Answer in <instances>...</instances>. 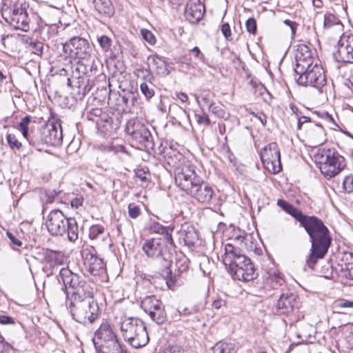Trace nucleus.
Here are the masks:
<instances>
[{
  "label": "nucleus",
  "mask_w": 353,
  "mask_h": 353,
  "mask_svg": "<svg viewBox=\"0 0 353 353\" xmlns=\"http://www.w3.org/2000/svg\"><path fill=\"white\" fill-rule=\"evenodd\" d=\"M46 225L48 232L53 236L67 235L71 242L78 239L79 230L76 220L66 217L59 210H53L49 213Z\"/></svg>",
  "instance_id": "f257e3e1"
},
{
  "label": "nucleus",
  "mask_w": 353,
  "mask_h": 353,
  "mask_svg": "<svg viewBox=\"0 0 353 353\" xmlns=\"http://www.w3.org/2000/svg\"><path fill=\"white\" fill-rule=\"evenodd\" d=\"M314 157L317 167L327 179L339 174L346 166L345 158L334 149H323Z\"/></svg>",
  "instance_id": "f03ea898"
},
{
  "label": "nucleus",
  "mask_w": 353,
  "mask_h": 353,
  "mask_svg": "<svg viewBox=\"0 0 353 353\" xmlns=\"http://www.w3.org/2000/svg\"><path fill=\"white\" fill-rule=\"evenodd\" d=\"M142 250L148 257L160 261L161 274L163 276L168 277L171 275V256L164 239H148L143 243Z\"/></svg>",
  "instance_id": "7ed1b4c3"
},
{
  "label": "nucleus",
  "mask_w": 353,
  "mask_h": 353,
  "mask_svg": "<svg viewBox=\"0 0 353 353\" xmlns=\"http://www.w3.org/2000/svg\"><path fill=\"white\" fill-rule=\"evenodd\" d=\"M121 332L125 340L135 348L143 347L149 341L144 323L138 318L129 317L123 319L121 323Z\"/></svg>",
  "instance_id": "20e7f679"
},
{
  "label": "nucleus",
  "mask_w": 353,
  "mask_h": 353,
  "mask_svg": "<svg viewBox=\"0 0 353 353\" xmlns=\"http://www.w3.org/2000/svg\"><path fill=\"white\" fill-rule=\"evenodd\" d=\"M300 224L310 236L312 245H319L323 250L330 245L332 238L330 232L321 219L314 216L305 215Z\"/></svg>",
  "instance_id": "39448f33"
},
{
  "label": "nucleus",
  "mask_w": 353,
  "mask_h": 353,
  "mask_svg": "<svg viewBox=\"0 0 353 353\" xmlns=\"http://www.w3.org/2000/svg\"><path fill=\"white\" fill-rule=\"evenodd\" d=\"M179 163L174 165V180L177 187L187 193L201 179L196 172L195 166L181 154Z\"/></svg>",
  "instance_id": "423d86ee"
},
{
  "label": "nucleus",
  "mask_w": 353,
  "mask_h": 353,
  "mask_svg": "<svg viewBox=\"0 0 353 353\" xmlns=\"http://www.w3.org/2000/svg\"><path fill=\"white\" fill-rule=\"evenodd\" d=\"M69 309L73 319L82 324L92 323L99 316V308L93 299H72Z\"/></svg>",
  "instance_id": "0eeeda50"
},
{
  "label": "nucleus",
  "mask_w": 353,
  "mask_h": 353,
  "mask_svg": "<svg viewBox=\"0 0 353 353\" xmlns=\"http://www.w3.org/2000/svg\"><path fill=\"white\" fill-rule=\"evenodd\" d=\"M27 8L26 3L19 1L10 7L3 6L1 11L2 17L14 28L28 32L30 26Z\"/></svg>",
  "instance_id": "6e6552de"
},
{
  "label": "nucleus",
  "mask_w": 353,
  "mask_h": 353,
  "mask_svg": "<svg viewBox=\"0 0 353 353\" xmlns=\"http://www.w3.org/2000/svg\"><path fill=\"white\" fill-rule=\"evenodd\" d=\"M244 237L238 236L233 240L234 243H227L225 245V252L222 256L223 263L228 270H233L240 267H246L247 263H252L251 260L242 253L241 250L236 246L239 242H243Z\"/></svg>",
  "instance_id": "1a4fd4ad"
},
{
  "label": "nucleus",
  "mask_w": 353,
  "mask_h": 353,
  "mask_svg": "<svg viewBox=\"0 0 353 353\" xmlns=\"http://www.w3.org/2000/svg\"><path fill=\"white\" fill-rule=\"evenodd\" d=\"M186 194L205 205L215 206L219 200V196L213 187L202 178Z\"/></svg>",
  "instance_id": "9d476101"
},
{
  "label": "nucleus",
  "mask_w": 353,
  "mask_h": 353,
  "mask_svg": "<svg viewBox=\"0 0 353 353\" xmlns=\"http://www.w3.org/2000/svg\"><path fill=\"white\" fill-rule=\"evenodd\" d=\"M305 70L303 73H296L299 75L296 79L299 84L311 85L318 89L325 85L326 79L323 68L317 61Z\"/></svg>",
  "instance_id": "9b49d317"
},
{
  "label": "nucleus",
  "mask_w": 353,
  "mask_h": 353,
  "mask_svg": "<svg viewBox=\"0 0 353 353\" xmlns=\"http://www.w3.org/2000/svg\"><path fill=\"white\" fill-rule=\"evenodd\" d=\"M125 131L141 147L150 148L152 145V137L150 130L137 119L132 118L127 122Z\"/></svg>",
  "instance_id": "f8f14e48"
},
{
  "label": "nucleus",
  "mask_w": 353,
  "mask_h": 353,
  "mask_svg": "<svg viewBox=\"0 0 353 353\" xmlns=\"http://www.w3.org/2000/svg\"><path fill=\"white\" fill-rule=\"evenodd\" d=\"M91 47L88 41L81 37H74L63 44V51L70 59H87Z\"/></svg>",
  "instance_id": "ddd939ff"
},
{
  "label": "nucleus",
  "mask_w": 353,
  "mask_h": 353,
  "mask_svg": "<svg viewBox=\"0 0 353 353\" xmlns=\"http://www.w3.org/2000/svg\"><path fill=\"white\" fill-rule=\"evenodd\" d=\"M141 307L150 319L157 324H162L166 320V313L162 302L155 296H147L141 303Z\"/></svg>",
  "instance_id": "4468645a"
},
{
  "label": "nucleus",
  "mask_w": 353,
  "mask_h": 353,
  "mask_svg": "<svg viewBox=\"0 0 353 353\" xmlns=\"http://www.w3.org/2000/svg\"><path fill=\"white\" fill-rule=\"evenodd\" d=\"M265 168L272 173H278L281 169V155L278 145L272 142L265 145L260 153Z\"/></svg>",
  "instance_id": "2eb2a0df"
},
{
  "label": "nucleus",
  "mask_w": 353,
  "mask_h": 353,
  "mask_svg": "<svg viewBox=\"0 0 353 353\" xmlns=\"http://www.w3.org/2000/svg\"><path fill=\"white\" fill-rule=\"evenodd\" d=\"M32 120V118L30 115L24 117L19 123V130L21 132L23 137L28 141L30 145L37 147L41 144H45L43 125L37 130L31 129L29 131V125Z\"/></svg>",
  "instance_id": "dca6fc26"
},
{
  "label": "nucleus",
  "mask_w": 353,
  "mask_h": 353,
  "mask_svg": "<svg viewBox=\"0 0 353 353\" xmlns=\"http://www.w3.org/2000/svg\"><path fill=\"white\" fill-rule=\"evenodd\" d=\"M339 62L353 63V34H344L338 42V49L333 53Z\"/></svg>",
  "instance_id": "f3484780"
},
{
  "label": "nucleus",
  "mask_w": 353,
  "mask_h": 353,
  "mask_svg": "<svg viewBox=\"0 0 353 353\" xmlns=\"http://www.w3.org/2000/svg\"><path fill=\"white\" fill-rule=\"evenodd\" d=\"M296 73H303L305 68L314 64V58L309 47L305 44H299L295 52Z\"/></svg>",
  "instance_id": "a211bd4d"
},
{
  "label": "nucleus",
  "mask_w": 353,
  "mask_h": 353,
  "mask_svg": "<svg viewBox=\"0 0 353 353\" xmlns=\"http://www.w3.org/2000/svg\"><path fill=\"white\" fill-rule=\"evenodd\" d=\"M85 270L94 276H101L105 274V266L102 259L97 257L89 250L82 252Z\"/></svg>",
  "instance_id": "6ab92c4d"
},
{
  "label": "nucleus",
  "mask_w": 353,
  "mask_h": 353,
  "mask_svg": "<svg viewBox=\"0 0 353 353\" xmlns=\"http://www.w3.org/2000/svg\"><path fill=\"white\" fill-rule=\"evenodd\" d=\"M296 296L289 290L282 291L276 304L279 314H288L296 307Z\"/></svg>",
  "instance_id": "aec40b11"
},
{
  "label": "nucleus",
  "mask_w": 353,
  "mask_h": 353,
  "mask_svg": "<svg viewBox=\"0 0 353 353\" xmlns=\"http://www.w3.org/2000/svg\"><path fill=\"white\" fill-rule=\"evenodd\" d=\"M44 143L49 145H57L62 141V129L59 123H48L43 125Z\"/></svg>",
  "instance_id": "412c9836"
},
{
  "label": "nucleus",
  "mask_w": 353,
  "mask_h": 353,
  "mask_svg": "<svg viewBox=\"0 0 353 353\" xmlns=\"http://www.w3.org/2000/svg\"><path fill=\"white\" fill-rule=\"evenodd\" d=\"M57 279L59 283H63V288L62 289L63 290H66L67 288H70L72 291H76L84 281V279L81 276L72 272L69 269L65 268L61 269Z\"/></svg>",
  "instance_id": "4be33fe9"
},
{
  "label": "nucleus",
  "mask_w": 353,
  "mask_h": 353,
  "mask_svg": "<svg viewBox=\"0 0 353 353\" xmlns=\"http://www.w3.org/2000/svg\"><path fill=\"white\" fill-rule=\"evenodd\" d=\"M341 276L353 280V253L343 252L338 263Z\"/></svg>",
  "instance_id": "5701e85b"
},
{
  "label": "nucleus",
  "mask_w": 353,
  "mask_h": 353,
  "mask_svg": "<svg viewBox=\"0 0 353 353\" xmlns=\"http://www.w3.org/2000/svg\"><path fill=\"white\" fill-rule=\"evenodd\" d=\"M205 12L204 5L199 0L190 2L185 9V15L191 23H197L202 19Z\"/></svg>",
  "instance_id": "b1692460"
},
{
  "label": "nucleus",
  "mask_w": 353,
  "mask_h": 353,
  "mask_svg": "<svg viewBox=\"0 0 353 353\" xmlns=\"http://www.w3.org/2000/svg\"><path fill=\"white\" fill-rule=\"evenodd\" d=\"M43 261L50 268H53L57 265L63 264L65 256L60 251L46 249L43 251Z\"/></svg>",
  "instance_id": "393cba45"
},
{
  "label": "nucleus",
  "mask_w": 353,
  "mask_h": 353,
  "mask_svg": "<svg viewBox=\"0 0 353 353\" xmlns=\"http://www.w3.org/2000/svg\"><path fill=\"white\" fill-rule=\"evenodd\" d=\"M247 265L230 270V272L235 279L243 281H251L255 277L254 268L252 263H247Z\"/></svg>",
  "instance_id": "a878e982"
},
{
  "label": "nucleus",
  "mask_w": 353,
  "mask_h": 353,
  "mask_svg": "<svg viewBox=\"0 0 353 353\" xmlns=\"http://www.w3.org/2000/svg\"><path fill=\"white\" fill-rule=\"evenodd\" d=\"M94 8L103 17L110 18L114 14V7L111 0H94Z\"/></svg>",
  "instance_id": "bb28decb"
},
{
  "label": "nucleus",
  "mask_w": 353,
  "mask_h": 353,
  "mask_svg": "<svg viewBox=\"0 0 353 353\" xmlns=\"http://www.w3.org/2000/svg\"><path fill=\"white\" fill-rule=\"evenodd\" d=\"M148 62L149 67L154 70L157 74L160 75H165L168 74L167 63L160 57L152 54L148 57Z\"/></svg>",
  "instance_id": "cd10ccee"
},
{
  "label": "nucleus",
  "mask_w": 353,
  "mask_h": 353,
  "mask_svg": "<svg viewBox=\"0 0 353 353\" xmlns=\"http://www.w3.org/2000/svg\"><path fill=\"white\" fill-rule=\"evenodd\" d=\"M330 246H327L323 250L319 245H312L311 253L306 259V265L311 269H314L318 259H322L327 252Z\"/></svg>",
  "instance_id": "c85d7f7f"
},
{
  "label": "nucleus",
  "mask_w": 353,
  "mask_h": 353,
  "mask_svg": "<svg viewBox=\"0 0 353 353\" xmlns=\"http://www.w3.org/2000/svg\"><path fill=\"white\" fill-rule=\"evenodd\" d=\"M267 283L274 289L285 285V281L283 274L276 270H271L268 272Z\"/></svg>",
  "instance_id": "c756f323"
},
{
  "label": "nucleus",
  "mask_w": 353,
  "mask_h": 353,
  "mask_svg": "<svg viewBox=\"0 0 353 353\" xmlns=\"http://www.w3.org/2000/svg\"><path fill=\"white\" fill-rule=\"evenodd\" d=\"M72 299H93V290L85 281L76 291H72Z\"/></svg>",
  "instance_id": "7c9ffc66"
},
{
  "label": "nucleus",
  "mask_w": 353,
  "mask_h": 353,
  "mask_svg": "<svg viewBox=\"0 0 353 353\" xmlns=\"http://www.w3.org/2000/svg\"><path fill=\"white\" fill-rule=\"evenodd\" d=\"M213 353H236V345L232 342L219 341L212 347Z\"/></svg>",
  "instance_id": "2f4dec72"
},
{
  "label": "nucleus",
  "mask_w": 353,
  "mask_h": 353,
  "mask_svg": "<svg viewBox=\"0 0 353 353\" xmlns=\"http://www.w3.org/2000/svg\"><path fill=\"white\" fill-rule=\"evenodd\" d=\"M208 106L209 111L214 116L225 119L228 118V114L224 110L222 104H217L214 102H211L208 103Z\"/></svg>",
  "instance_id": "473e14b6"
},
{
  "label": "nucleus",
  "mask_w": 353,
  "mask_h": 353,
  "mask_svg": "<svg viewBox=\"0 0 353 353\" xmlns=\"http://www.w3.org/2000/svg\"><path fill=\"white\" fill-rule=\"evenodd\" d=\"M148 230L150 233L166 234L168 235V229L161 224L156 221H152L149 225Z\"/></svg>",
  "instance_id": "72a5a7b5"
},
{
  "label": "nucleus",
  "mask_w": 353,
  "mask_h": 353,
  "mask_svg": "<svg viewBox=\"0 0 353 353\" xmlns=\"http://www.w3.org/2000/svg\"><path fill=\"white\" fill-rule=\"evenodd\" d=\"M340 24V20L335 15L327 13L324 16L323 26L325 28H330L334 25Z\"/></svg>",
  "instance_id": "f704fd0d"
},
{
  "label": "nucleus",
  "mask_w": 353,
  "mask_h": 353,
  "mask_svg": "<svg viewBox=\"0 0 353 353\" xmlns=\"http://www.w3.org/2000/svg\"><path fill=\"white\" fill-rule=\"evenodd\" d=\"M152 83L148 84L146 82H143L140 85V90L141 93L148 99H151L154 95V90Z\"/></svg>",
  "instance_id": "c9c22d12"
},
{
  "label": "nucleus",
  "mask_w": 353,
  "mask_h": 353,
  "mask_svg": "<svg viewBox=\"0 0 353 353\" xmlns=\"http://www.w3.org/2000/svg\"><path fill=\"white\" fill-rule=\"evenodd\" d=\"M6 140L8 145L12 150H19L22 147L21 143L17 139L14 134H8L6 135Z\"/></svg>",
  "instance_id": "e433bc0d"
},
{
  "label": "nucleus",
  "mask_w": 353,
  "mask_h": 353,
  "mask_svg": "<svg viewBox=\"0 0 353 353\" xmlns=\"http://www.w3.org/2000/svg\"><path fill=\"white\" fill-rule=\"evenodd\" d=\"M285 212L295 218L299 223L305 216V214H303L301 210L295 208L292 204L288 207Z\"/></svg>",
  "instance_id": "4c0bfd02"
},
{
  "label": "nucleus",
  "mask_w": 353,
  "mask_h": 353,
  "mask_svg": "<svg viewBox=\"0 0 353 353\" xmlns=\"http://www.w3.org/2000/svg\"><path fill=\"white\" fill-rule=\"evenodd\" d=\"M343 189L347 193L353 192V175L346 176L343 181Z\"/></svg>",
  "instance_id": "58836bf2"
},
{
  "label": "nucleus",
  "mask_w": 353,
  "mask_h": 353,
  "mask_svg": "<svg viewBox=\"0 0 353 353\" xmlns=\"http://www.w3.org/2000/svg\"><path fill=\"white\" fill-rule=\"evenodd\" d=\"M97 41L104 52H108L111 46L112 41L106 35H102L97 39Z\"/></svg>",
  "instance_id": "ea45409f"
},
{
  "label": "nucleus",
  "mask_w": 353,
  "mask_h": 353,
  "mask_svg": "<svg viewBox=\"0 0 353 353\" xmlns=\"http://www.w3.org/2000/svg\"><path fill=\"white\" fill-rule=\"evenodd\" d=\"M141 34L142 38L150 45H154L156 43V39L152 32L146 29L141 30Z\"/></svg>",
  "instance_id": "a19ab883"
},
{
  "label": "nucleus",
  "mask_w": 353,
  "mask_h": 353,
  "mask_svg": "<svg viewBox=\"0 0 353 353\" xmlns=\"http://www.w3.org/2000/svg\"><path fill=\"white\" fill-rule=\"evenodd\" d=\"M104 228L101 225H92L90 229L89 236L91 239H97L99 235L103 234Z\"/></svg>",
  "instance_id": "79ce46f5"
},
{
  "label": "nucleus",
  "mask_w": 353,
  "mask_h": 353,
  "mask_svg": "<svg viewBox=\"0 0 353 353\" xmlns=\"http://www.w3.org/2000/svg\"><path fill=\"white\" fill-rule=\"evenodd\" d=\"M128 209V215L131 219H137L141 214V209L135 203H130Z\"/></svg>",
  "instance_id": "37998d69"
},
{
  "label": "nucleus",
  "mask_w": 353,
  "mask_h": 353,
  "mask_svg": "<svg viewBox=\"0 0 353 353\" xmlns=\"http://www.w3.org/2000/svg\"><path fill=\"white\" fill-rule=\"evenodd\" d=\"M30 47L32 52L37 55H41L43 53V44L39 41H32L30 42Z\"/></svg>",
  "instance_id": "c03bdc74"
},
{
  "label": "nucleus",
  "mask_w": 353,
  "mask_h": 353,
  "mask_svg": "<svg viewBox=\"0 0 353 353\" xmlns=\"http://www.w3.org/2000/svg\"><path fill=\"white\" fill-rule=\"evenodd\" d=\"M57 195V192L54 190H45L42 200L45 201V202L47 203H51L54 201Z\"/></svg>",
  "instance_id": "a18cd8bd"
},
{
  "label": "nucleus",
  "mask_w": 353,
  "mask_h": 353,
  "mask_svg": "<svg viewBox=\"0 0 353 353\" xmlns=\"http://www.w3.org/2000/svg\"><path fill=\"white\" fill-rule=\"evenodd\" d=\"M332 272L333 270L332 265L329 262H327L326 264L323 266L321 272L322 274V276L326 279H330L332 276Z\"/></svg>",
  "instance_id": "49530a36"
},
{
  "label": "nucleus",
  "mask_w": 353,
  "mask_h": 353,
  "mask_svg": "<svg viewBox=\"0 0 353 353\" xmlns=\"http://www.w3.org/2000/svg\"><path fill=\"white\" fill-rule=\"evenodd\" d=\"M136 176L140 179L142 181H147L150 176L148 170L143 168H137L135 170Z\"/></svg>",
  "instance_id": "de8ad7c7"
},
{
  "label": "nucleus",
  "mask_w": 353,
  "mask_h": 353,
  "mask_svg": "<svg viewBox=\"0 0 353 353\" xmlns=\"http://www.w3.org/2000/svg\"><path fill=\"white\" fill-rule=\"evenodd\" d=\"M245 26L248 32L252 34L256 33V22L254 18H249L245 23Z\"/></svg>",
  "instance_id": "09e8293b"
},
{
  "label": "nucleus",
  "mask_w": 353,
  "mask_h": 353,
  "mask_svg": "<svg viewBox=\"0 0 353 353\" xmlns=\"http://www.w3.org/2000/svg\"><path fill=\"white\" fill-rule=\"evenodd\" d=\"M11 349V345L6 342L3 337L0 334V353H10Z\"/></svg>",
  "instance_id": "8fccbe9b"
},
{
  "label": "nucleus",
  "mask_w": 353,
  "mask_h": 353,
  "mask_svg": "<svg viewBox=\"0 0 353 353\" xmlns=\"http://www.w3.org/2000/svg\"><path fill=\"white\" fill-rule=\"evenodd\" d=\"M197 122L199 124H204L205 125H208L210 123V121L208 118V116L205 113H203L201 114H198L196 115Z\"/></svg>",
  "instance_id": "3c124183"
},
{
  "label": "nucleus",
  "mask_w": 353,
  "mask_h": 353,
  "mask_svg": "<svg viewBox=\"0 0 353 353\" xmlns=\"http://www.w3.org/2000/svg\"><path fill=\"white\" fill-rule=\"evenodd\" d=\"M0 323L2 325L14 324V320L12 317L6 315L0 316Z\"/></svg>",
  "instance_id": "603ef678"
},
{
  "label": "nucleus",
  "mask_w": 353,
  "mask_h": 353,
  "mask_svg": "<svg viewBox=\"0 0 353 353\" xmlns=\"http://www.w3.org/2000/svg\"><path fill=\"white\" fill-rule=\"evenodd\" d=\"M284 24H285L290 30L292 36H294L296 33V30L297 27L296 23L290 20H285L283 21Z\"/></svg>",
  "instance_id": "864d4df0"
},
{
  "label": "nucleus",
  "mask_w": 353,
  "mask_h": 353,
  "mask_svg": "<svg viewBox=\"0 0 353 353\" xmlns=\"http://www.w3.org/2000/svg\"><path fill=\"white\" fill-rule=\"evenodd\" d=\"M221 32H222V34H223V36L226 39H228V37H230V35H231V30H230V25L228 23H225L222 25V26H221Z\"/></svg>",
  "instance_id": "5fc2aeb1"
},
{
  "label": "nucleus",
  "mask_w": 353,
  "mask_h": 353,
  "mask_svg": "<svg viewBox=\"0 0 353 353\" xmlns=\"http://www.w3.org/2000/svg\"><path fill=\"white\" fill-rule=\"evenodd\" d=\"M176 266L178 268V272L179 273H183V272H185L188 270V264L186 263V261H184L183 262H182L181 263V261H177L176 263Z\"/></svg>",
  "instance_id": "6e6d98bb"
},
{
  "label": "nucleus",
  "mask_w": 353,
  "mask_h": 353,
  "mask_svg": "<svg viewBox=\"0 0 353 353\" xmlns=\"http://www.w3.org/2000/svg\"><path fill=\"white\" fill-rule=\"evenodd\" d=\"M83 199L81 197H75L71 200V206L74 208H78L83 204Z\"/></svg>",
  "instance_id": "4d7b16f0"
},
{
  "label": "nucleus",
  "mask_w": 353,
  "mask_h": 353,
  "mask_svg": "<svg viewBox=\"0 0 353 353\" xmlns=\"http://www.w3.org/2000/svg\"><path fill=\"white\" fill-rule=\"evenodd\" d=\"M336 306L341 308L353 307V301L348 300H342L336 304Z\"/></svg>",
  "instance_id": "13d9d810"
},
{
  "label": "nucleus",
  "mask_w": 353,
  "mask_h": 353,
  "mask_svg": "<svg viewBox=\"0 0 353 353\" xmlns=\"http://www.w3.org/2000/svg\"><path fill=\"white\" fill-rule=\"evenodd\" d=\"M7 236L10 239L11 243L13 244V245H15L17 246H21L22 245V243L21 242V241H19L18 239H17L13 234H12L11 232H7Z\"/></svg>",
  "instance_id": "bf43d9fd"
},
{
  "label": "nucleus",
  "mask_w": 353,
  "mask_h": 353,
  "mask_svg": "<svg viewBox=\"0 0 353 353\" xmlns=\"http://www.w3.org/2000/svg\"><path fill=\"white\" fill-rule=\"evenodd\" d=\"M191 52L194 56V57H196L201 60H203L204 58L203 54L201 52L199 48L198 47H194L191 50Z\"/></svg>",
  "instance_id": "052dcab7"
},
{
  "label": "nucleus",
  "mask_w": 353,
  "mask_h": 353,
  "mask_svg": "<svg viewBox=\"0 0 353 353\" xmlns=\"http://www.w3.org/2000/svg\"><path fill=\"white\" fill-rule=\"evenodd\" d=\"M225 305V301L222 299L214 300L212 303V307L215 309H220L221 307Z\"/></svg>",
  "instance_id": "680f3d73"
},
{
  "label": "nucleus",
  "mask_w": 353,
  "mask_h": 353,
  "mask_svg": "<svg viewBox=\"0 0 353 353\" xmlns=\"http://www.w3.org/2000/svg\"><path fill=\"white\" fill-rule=\"evenodd\" d=\"M321 117L323 119H324L325 121H327V122L329 123H334L336 126L337 125L335 122H334V120L333 119V117H332V115H330V114H328V112H324L321 114Z\"/></svg>",
  "instance_id": "e2e57ef3"
},
{
  "label": "nucleus",
  "mask_w": 353,
  "mask_h": 353,
  "mask_svg": "<svg viewBox=\"0 0 353 353\" xmlns=\"http://www.w3.org/2000/svg\"><path fill=\"white\" fill-rule=\"evenodd\" d=\"M290 205V203H289L288 202L285 201L283 199H279L277 201V205L282 208L284 211L286 210V209L288 208V207H289Z\"/></svg>",
  "instance_id": "0e129e2a"
},
{
  "label": "nucleus",
  "mask_w": 353,
  "mask_h": 353,
  "mask_svg": "<svg viewBox=\"0 0 353 353\" xmlns=\"http://www.w3.org/2000/svg\"><path fill=\"white\" fill-rule=\"evenodd\" d=\"M102 114V110L101 108H92L90 111V115L94 116V117H100Z\"/></svg>",
  "instance_id": "69168bd1"
},
{
  "label": "nucleus",
  "mask_w": 353,
  "mask_h": 353,
  "mask_svg": "<svg viewBox=\"0 0 353 353\" xmlns=\"http://www.w3.org/2000/svg\"><path fill=\"white\" fill-rule=\"evenodd\" d=\"M310 119L307 117H302L301 118H299V121H298V128L299 129H301V125L304 123H307V122H310Z\"/></svg>",
  "instance_id": "338daca9"
},
{
  "label": "nucleus",
  "mask_w": 353,
  "mask_h": 353,
  "mask_svg": "<svg viewBox=\"0 0 353 353\" xmlns=\"http://www.w3.org/2000/svg\"><path fill=\"white\" fill-rule=\"evenodd\" d=\"M176 97L181 101V102H186L188 99V95L184 92H179L176 94Z\"/></svg>",
  "instance_id": "774afa93"
}]
</instances>
